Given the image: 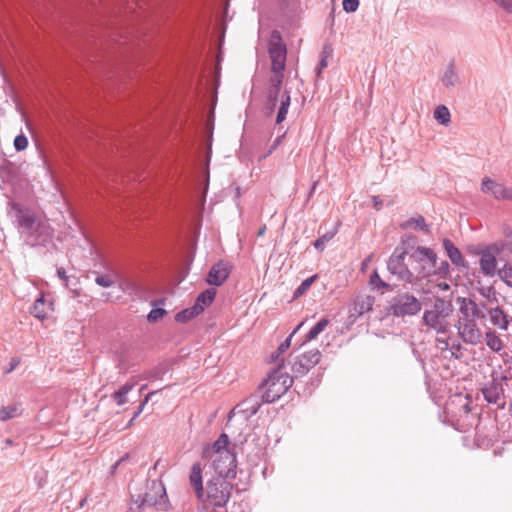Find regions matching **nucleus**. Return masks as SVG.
I'll use <instances>...</instances> for the list:
<instances>
[{"instance_id":"nucleus-50","label":"nucleus","mask_w":512,"mask_h":512,"mask_svg":"<svg viewBox=\"0 0 512 512\" xmlns=\"http://www.w3.org/2000/svg\"><path fill=\"white\" fill-rule=\"evenodd\" d=\"M507 13H512V0H493Z\"/></svg>"},{"instance_id":"nucleus-28","label":"nucleus","mask_w":512,"mask_h":512,"mask_svg":"<svg viewBox=\"0 0 512 512\" xmlns=\"http://www.w3.org/2000/svg\"><path fill=\"white\" fill-rule=\"evenodd\" d=\"M202 313V308L200 305L198 306H191L189 308L183 309L180 312H178L175 316V320L180 323H185L195 317H197L199 314Z\"/></svg>"},{"instance_id":"nucleus-9","label":"nucleus","mask_w":512,"mask_h":512,"mask_svg":"<svg viewBox=\"0 0 512 512\" xmlns=\"http://www.w3.org/2000/svg\"><path fill=\"white\" fill-rule=\"evenodd\" d=\"M290 104L291 95L288 90H283L282 93H275L273 98H270V94H266L265 113L267 116H271L277 111L275 123L281 124L287 117Z\"/></svg>"},{"instance_id":"nucleus-62","label":"nucleus","mask_w":512,"mask_h":512,"mask_svg":"<svg viewBox=\"0 0 512 512\" xmlns=\"http://www.w3.org/2000/svg\"><path fill=\"white\" fill-rule=\"evenodd\" d=\"M371 257H372V256L370 255V256H368V257L363 261V263H362L363 267H364V266H366V265L368 264V262L371 260Z\"/></svg>"},{"instance_id":"nucleus-63","label":"nucleus","mask_w":512,"mask_h":512,"mask_svg":"<svg viewBox=\"0 0 512 512\" xmlns=\"http://www.w3.org/2000/svg\"><path fill=\"white\" fill-rule=\"evenodd\" d=\"M5 445L6 446H11V445H13V441L8 438V439L5 440Z\"/></svg>"},{"instance_id":"nucleus-53","label":"nucleus","mask_w":512,"mask_h":512,"mask_svg":"<svg viewBox=\"0 0 512 512\" xmlns=\"http://www.w3.org/2000/svg\"><path fill=\"white\" fill-rule=\"evenodd\" d=\"M282 138H283V136H279V137H277L274 140V142L271 145V147H270L269 151L267 152L266 156L270 155L281 144Z\"/></svg>"},{"instance_id":"nucleus-32","label":"nucleus","mask_w":512,"mask_h":512,"mask_svg":"<svg viewBox=\"0 0 512 512\" xmlns=\"http://www.w3.org/2000/svg\"><path fill=\"white\" fill-rule=\"evenodd\" d=\"M134 388V383H125L119 390L112 395L117 405L122 406L128 402L127 394Z\"/></svg>"},{"instance_id":"nucleus-31","label":"nucleus","mask_w":512,"mask_h":512,"mask_svg":"<svg viewBox=\"0 0 512 512\" xmlns=\"http://www.w3.org/2000/svg\"><path fill=\"white\" fill-rule=\"evenodd\" d=\"M216 296V290L215 288H208L202 293L198 295V297L195 300L194 305L202 308V312L204 311L205 307L209 306Z\"/></svg>"},{"instance_id":"nucleus-44","label":"nucleus","mask_w":512,"mask_h":512,"mask_svg":"<svg viewBox=\"0 0 512 512\" xmlns=\"http://www.w3.org/2000/svg\"><path fill=\"white\" fill-rule=\"evenodd\" d=\"M164 315H166V310L162 308L152 309L147 315V320L149 322H156L161 319Z\"/></svg>"},{"instance_id":"nucleus-51","label":"nucleus","mask_w":512,"mask_h":512,"mask_svg":"<svg viewBox=\"0 0 512 512\" xmlns=\"http://www.w3.org/2000/svg\"><path fill=\"white\" fill-rule=\"evenodd\" d=\"M57 275L60 279L64 280L66 282V287H69V279L70 277H68L66 275V271L64 268L60 267L57 269Z\"/></svg>"},{"instance_id":"nucleus-8","label":"nucleus","mask_w":512,"mask_h":512,"mask_svg":"<svg viewBox=\"0 0 512 512\" xmlns=\"http://www.w3.org/2000/svg\"><path fill=\"white\" fill-rule=\"evenodd\" d=\"M233 485L222 477H216L207 483V499L209 503L216 507L225 506L231 496Z\"/></svg>"},{"instance_id":"nucleus-38","label":"nucleus","mask_w":512,"mask_h":512,"mask_svg":"<svg viewBox=\"0 0 512 512\" xmlns=\"http://www.w3.org/2000/svg\"><path fill=\"white\" fill-rule=\"evenodd\" d=\"M337 233V227L333 231H329L322 236H320L318 239L315 240L313 243L314 247L318 250H323L326 246V244L333 239V237Z\"/></svg>"},{"instance_id":"nucleus-58","label":"nucleus","mask_w":512,"mask_h":512,"mask_svg":"<svg viewBox=\"0 0 512 512\" xmlns=\"http://www.w3.org/2000/svg\"><path fill=\"white\" fill-rule=\"evenodd\" d=\"M303 325H304V322L299 323V324L295 327V329L292 331V333H291L290 335H292V336H293L294 334H296V333L300 330V328H301Z\"/></svg>"},{"instance_id":"nucleus-1","label":"nucleus","mask_w":512,"mask_h":512,"mask_svg":"<svg viewBox=\"0 0 512 512\" xmlns=\"http://www.w3.org/2000/svg\"><path fill=\"white\" fill-rule=\"evenodd\" d=\"M12 208L16 211L18 230L25 244L36 247L46 246L51 242L53 230L47 223L19 204L13 203Z\"/></svg>"},{"instance_id":"nucleus-45","label":"nucleus","mask_w":512,"mask_h":512,"mask_svg":"<svg viewBox=\"0 0 512 512\" xmlns=\"http://www.w3.org/2000/svg\"><path fill=\"white\" fill-rule=\"evenodd\" d=\"M449 352H450L451 356L454 357L455 359L461 358L463 355L461 344L458 342L450 343Z\"/></svg>"},{"instance_id":"nucleus-25","label":"nucleus","mask_w":512,"mask_h":512,"mask_svg":"<svg viewBox=\"0 0 512 512\" xmlns=\"http://www.w3.org/2000/svg\"><path fill=\"white\" fill-rule=\"evenodd\" d=\"M441 82L446 88H454L459 84V76L455 70L453 62H450L445 68L441 77Z\"/></svg>"},{"instance_id":"nucleus-33","label":"nucleus","mask_w":512,"mask_h":512,"mask_svg":"<svg viewBox=\"0 0 512 512\" xmlns=\"http://www.w3.org/2000/svg\"><path fill=\"white\" fill-rule=\"evenodd\" d=\"M435 120L444 126H448L451 122V114L445 105H439L434 110Z\"/></svg>"},{"instance_id":"nucleus-60","label":"nucleus","mask_w":512,"mask_h":512,"mask_svg":"<svg viewBox=\"0 0 512 512\" xmlns=\"http://www.w3.org/2000/svg\"><path fill=\"white\" fill-rule=\"evenodd\" d=\"M157 392H158V391H152V392H149V393L145 396L144 400L149 401V400L152 398V396H153V395H155Z\"/></svg>"},{"instance_id":"nucleus-16","label":"nucleus","mask_w":512,"mask_h":512,"mask_svg":"<svg viewBox=\"0 0 512 512\" xmlns=\"http://www.w3.org/2000/svg\"><path fill=\"white\" fill-rule=\"evenodd\" d=\"M460 304L459 311L463 317L468 318H484L485 314L482 309H486L484 303L477 304L475 301L469 298H458Z\"/></svg>"},{"instance_id":"nucleus-2","label":"nucleus","mask_w":512,"mask_h":512,"mask_svg":"<svg viewBox=\"0 0 512 512\" xmlns=\"http://www.w3.org/2000/svg\"><path fill=\"white\" fill-rule=\"evenodd\" d=\"M202 458L212 461V467L218 477H236V453L227 434L222 433L213 444L207 445L202 451Z\"/></svg>"},{"instance_id":"nucleus-52","label":"nucleus","mask_w":512,"mask_h":512,"mask_svg":"<svg viewBox=\"0 0 512 512\" xmlns=\"http://www.w3.org/2000/svg\"><path fill=\"white\" fill-rule=\"evenodd\" d=\"M373 206L376 210H380L383 207V201L379 196L372 197Z\"/></svg>"},{"instance_id":"nucleus-41","label":"nucleus","mask_w":512,"mask_h":512,"mask_svg":"<svg viewBox=\"0 0 512 512\" xmlns=\"http://www.w3.org/2000/svg\"><path fill=\"white\" fill-rule=\"evenodd\" d=\"M498 275L508 286L512 287V267L504 266L498 271Z\"/></svg>"},{"instance_id":"nucleus-20","label":"nucleus","mask_w":512,"mask_h":512,"mask_svg":"<svg viewBox=\"0 0 512 512\" xmlns=\"http://www.w3.org/2000/svg\"><path fill=\"white\" fill-rule=\"evenodd\" d=\"M189 481H190L192 488L194 489V491L196 493L197 498L203 499L204 488H203V481H202V468H201L200 463L193 464L191 471H190Z\"/></svg>"},{"instance_id":"nucleus-47","label":"nucleus","mask_w":512,"mask_h":512,"mask_svg":"<svg viewBox=\"0 0 512 512\" xmlns=\"http://www.w3.org/2000/svg\"><path fill=\"white\" fill-rule=\"evenodd\" d=\"M328 54H326L325 51H323L322 53V57L320 59V62L318 64V66L316 67V74L318 77H320L321 75V72L323 71V69H325L327 66H328Z\"/></svg>"},{"instance_id":"nucleus-3","label":"nucleus","mask_w":512,"mask_h":512,"mask_svg":"<svg viewBox=\"0 0 512 512\" xmlns=\"http://www.w3.org/2000/svg\"><path fill=\"white\" fill-rule=\"evenodd\" d=\"M169 508L170 502L163 483L151 480L147 482L144 494H139L136 498L131 495L128 512H148L150 509L167 511Z\"/></svg>"},{"instance_id":"nucleus-48","label":"nucleus","mask_w":512,"mask_h":512,"mask_svg":"<svg viewBox=\"0 0 512 512\" xmlns=\"http://www.w3.org/2000/svg\"><path fill=\"white\" fill-rule=\"evenodd\" d=\"M292 335H289L278 347L276 358L279 357L282 353H284L291 345Z\"/></svg>"},{"instance_id":"nucleus-14","label":"nucleus","mask_w":512,"mask_h":512,"mask_svg":"<svg viewBox=\"0 0 512 512\" xmlns=\"http://www.w3.org/2000/svg\"><path fill=\"white\" fill-rule=\"evenodd\" d=\"M230 272V264L219 260L210 268L206 281L211 286H221L229 277Z\"/></svg>"},{"instance_id":"nucleus-59","label":"nucleus","mask_w":512,"mask_h":512,"mask_svg":"<svg viewBox=\"0 0 512 512\" xmlns=\"http://www.w3.org/2000/svg\"><path fill=\"white\" fill-rule=\"evenodd\" d=\"M265 231H266V226L264 225V226H262V227L258 230L257 235H258L259 237H261V236H263V235L265 234Z\"/></svg>"},{"instance_id":"nucleus-43","label":"nucleus","mask_w":512,"mask_h":512,"mask_svg":"<svg viewBox=\"0 0 512 512\" xmlns=\"http://www.w3.org/2000/svg\"><path fill=\"white\" fill-rule=\"evenodd\" d=\"M243 404L246 406L245 411L249 412L250 415L256 414L260 407L259 402L252 397L245 400Z\"/></svg>"},{"instance_id":"nucleus-37","label":"nucleus","mask_w":512,"mask_h":512,"mask_svg":"<svg viewBox=\"0 0 512 512\" xmlns=\"http://www.w3.org/2000/svg\"><path fill=\"white\" fill-rule=\"evenodd\" d=\"M317 277H318L317 274H315V275L305 279L295 290L293 298L296 299V298L302 296L303 294H305L309 290L311 285L314 283V281L317 279Z\"/></svg>"},{"instance_id":"nucleus-34","label":"nucleus","mask_w":512,"mask_h":512,"mask_svg":"<svg viewBox=\"0 0 512 512\" xmlns=\"http://www.w3.org/2000/svg\"><path fill=\"white\" fill-rule=\"evenodd\" d=\"M369 285L372 290H381V289H385L388 291L393 290L392 286L389 283L383 281L380 278L378 271L376 269L372 272V274L370 276Z\"/></svg>"},{"instance_id":"nucleus-57","label":"nucleus","mask_w":512,"mask_h":512,"mask_svg":"<svg viewBox=\"0 0 512 512\" xmlns=\"http://www.w3.org/2000/svg\"><path fill=\"white\" fill-rule=\"evenodd\" d=\"M19 364V360L12 359L11 361V367L9 368L8 372H11L17 365Z\"/></svg>"},{"instance_id":"nucleus-26","label":"nucleus","mask_w":512,"mask_h":512,"mask_svg":"<svg viewBox=\"0 0 512 512\" xmlns=\"http://www.w3.org/2000/svg\"><path fill=\"white\" fill-rule=\"evenodd\" d=\"M49 310L50 304L45 301L43 296H40L35 300L31 309V314L38 319H44L46 318Z\"/></svg>"},{"instance_id":"nucleus-46","label":"nucleus","mask_w":512,"mask_h":512,"mask_svg":"<svg viewBox=\"0 0 512 512\" xmlns=\"http://www.w3.org/2000/svg\"><path fill=\"white\" fill-rule=\"evenodd\" d=\"M343 10L351 13L355 12L359 6V0H343Z\"/></svg>"},{"instance_id":"nucleus-13","label":"nucleus","mask_w":512,"mask_h":512,"mask_svg":"<svg viewBox=\"0 0 512 512\" xmlns=\"http://www.w3.org/2000/svg\"><path fill=\"white\" fill-rule=\"evenodd\" d=\"M320 359L321 353L318 349L307 351L295 358L292 372L296 375H305L319 363Z\"/></svg>"},{"instance_id":"nucleus-61","label":"nucleus","mask_w":512,"mask_h":512,"mask_svg":"<svg viewBox=\"0 0 512 512\" xmlns=\"http://www.w3.org/2000/svg\"><path fill=\"white\" fill-rule=\"evenodd\" d=\"M463 410L466 414H468L470 412V407H469V404L466 403L465 405H463Z\"/></svg>"},{"instance_id":"nucleus-19","label":"nucleus","mask_w":512,"mask_h":512,"mask_svg":"<svg viewBox=\"0 0 512 512\" xmlns=\"http://www.w3.org/2000/svg\"><path fill=\"white\" fill-rule=\"evenodd\" d=\"M449 273V263L446 260H442L439 263L436 261L433 266L427 267L422 265L418 270V276L420 278H428L431 275H437L441 278H445Z\"/></svg>"},{"instance_id":"nucleus-5","label":"nucleus","mask_w":512,"mask_h":512,"mask_svg":"<svg viewBox=\"0 0 512 512\" xmlns=\"http://www.w3.org/2000/svg\"><path fill=\"white\" fill-rule=\"evenodd\" d=\"M422 310V302L409 292H400L393 296L387 305V312L394 317H412Z\"/></svg>"},{"instance_id":"nucleus-55","label":"nucleus","mask_w":512,"mask_h":512,"mask_svg":"<svg viewBox=\"0 0 512 512\" xmlns=\"http://www.w3.org/2000/svg\"><path fill=\"white\" fill-rule=\"evenodd\" d=\"M143 410H144V408L139 405L137 410L135 411L133 417L129 421L128 426H130L133 423V421L143 412Z\"/></svg>"},{"instance_id":"nucleus-21","label":"nucleus","mask_w":512,"mask_h":512,"mask_svg":"<svg viewBox=\"0 0 512 512\" xmlns=\"http://www.w3.org/2000/svg\"><path fill=\"white\" fill-rule=\"evenodd\" d=\"M491 323L501 330H507L512 318L509 317L499 306L488 310Z\"/></svg>"},{"instance_id":"nucleus-64","label":"nucleus","mask_w":512,"mask_h":512,"mask_svg":"<svg viewBox=\"0 0 512 512\" xmlns=\"http://www.w3.org/2000/svg\"><path fill=\"white\" fill-rule=\"evenodd\" d=\"M148 403V401L144 400L140 403V406H142L143 408H145L146 404Z\"/></svg>"},{"instance_id":"nucleus-27","label":"nucleus","mask_w":512,"mask_h":512,"mask_svg":"<svg viewBox=\"0 0 512 512\" xmlns=\"http://www.w3.org/2000/svg\"><path fill=\"white\" fill-rule=\"evenodd\" d=\"M22 414L21 405L18 403L0 407V421H7Z\"/></svg>"},{"instance_id":"nucleus-49","label":"nucleus","mask_w":512,"mask_h":512,"mask_svg":"<svg viewBox=\"0 0 512 512\" xmlns=\"http://www.w3.org/2000/svg\"><path fill=\"white\" fill-rule=\"evenodd\" d=\"M436 345L441 351L449 350L450 339L449 338H436Z\"/></svg>"},{"instance_id":"nucleus-7","label":"nucleus","mask_w":512,"mask_h":512,"mask_svg":"<svg viewBox=\"0 0 512 512\" xmlns=\"http://www.w3.org/2000/svg\"><path fill=\"white\" fill-rule=\"evenodd\" d=\"M406 255H408V250L396 248L387 261V270L398 280L407 284H414L417 276L406 265Z\"/></svg>"},{"instance_id":"nucleus-40","label":"nucleus","mask_w":512,"mask_h":512,"mask_svg":"<svg viewBox=\"0 0 512 512\" xmlns=\"http://www.w3.org/2000/svg\"><path fill=\"white\" fill-rule=\"evenodd\" d=\"M480 294L485 297L490 303H498L497 292L493 286L482 288Z\"/></svg>"},{"instance_id":"nucleus-10","label":"nucleus","mask_w":512,"mask_h":512,"mask_svg":"<svg viewBox=\"0 0 512 512\" xmlns=\"http://www.w3.org/2000/svg\"><path fill=\"white\" fill-rule=\"evenodd\" d=\"M268 53L271 59V71L285 70L287 49L280 32L277 30L271 32Z\"/></svg>"},{"instance_id":"nucleus-6","label":"nucleus","mask_w":512,"mask_h":512,"mask_svg":"<svg viewBox=\"0 0 512 512\" xmlns=\"http://www.w3.org/2000/svg\"><path fill=\"white\" fill-rule=\"evenodd\" d=\"M451 305L441 298H436L431 309H426L423 314V323L439 333H446L449 330L447 317L451 313Z\"/></svg>"},{"instance_id":"nucleus-54","label":"nucleus","mask_w":512,"mask_h":512,"mask_svg":"<svg viewBox=\"0 0 512 512\" xmlns=\"http://www.w3.org/2000/svg\"><path fill=\"white\" fill-rule=\"evenodd\" d=\"M129 455L125 454L123 457H121L112 467H111V473L114 474L117 470L118 466L126 461L128 459Z\"/></svg>"},{"instance_id":"nucleus-15","label":"nucleus","mask_w":512,"mask_h":512,"mask_svg":"<svg viewBox=\"0 0 512 512\" xmlns=\"http://www.w3.org/2000/svg\"><path fill=\"white\" fill-rule=\"evenodd\" d=\"M408 255L413 262L419 264L417 271L422 267V265L430 267L436 262V253L428 247L418 246L416 248H412L410 252L408 251Z\"/></svg>"},{"instance_id":"nucleus-24","label":"nucleus","mask_w":512,"mask_h":512,"mask_svg":"<svg viewBox=\"0 0 512 512\" xmlns=\"http://www.w3.org/2000/svg\"><path fill=\"white\" fill-rule=\"evenodd\" d=\"M272 75L269 77V86L266 94H270V98H273L275 93H282V83L284 78V70L271 71Z\"/></svg>"},{"instance_id":"nucleus-22","label":"nucleus","mask_w":512,"mask_h":512,"mask_svg":"<svg viewBox=\"0 0 512 512\" xmlns=\"http://www.w3.org/2000/svg\"><path fill=\"white\" fill-rule=\"evenodd\" d=\"M482 393L488 403L496 404L503 395V388L500 383L492 381L482 388Z\"/></svg>"},{"instance_id":"nucleus-35","label":"nucleus","mask_w":512,"mask_h":512,"mask_svg":"<svg viewBox=\"0 0 512 512\" xmlns=\"http://www.w3.org/2000/svg\"><path fill=\"white\" fill-rule=\"evenodd\" d=\"M402 227L403 228H411V227H413L414 229H419V230L424 231V232H429L430 231V228L426 224L424 217L420 216V215L417 216V217L409 219L408 221H406L405 223L402 224Z\"/></svg>"},{"instance_id":"nucleus-42","label":"nucleus","mask_w":512,"mask_h":512,"mask_svg":"<svg viewBox=\"0 0 512 512\" xmlns=\"http://www.w3.org/2000/svg\"><path fill=\"white\" fill-rule=\"evenodd\" d=\"M13 145H14V148L16 151L25 150L28 146V139L25 136V134L21 133V134L17 135L14 139Z\"/></svg>"},{"instance_id":"nucleus-29","label":"nucleus","mask_w":512,"mask_h":512,"mask_svg":"<svg viewBox=\"0 0 512 512\" xmlns=\"http://www.w3.org/2000/svg\"><path fill=\"white\" fill-rule=\"evenodd\" d=\"M329 323L330 321L327 318L320 319L306 334L302 345L312 340H315L319 336V334L326 329Z\"/></svg>"},{"instance_id":"nucleus-12","label":"nucleus","mask_w":512,"mask_h":512,"mask_svg":"<svg viewBox=\"0 0 512 512\" xmlns=\"http://www.w3.org/2000/svg\"><path fill=\"white\" fill-rule=\"evenodd\" d=\"M456 328L463 342L471 345L480 343L482 334L474 319L461 317L456 324Z\"/></svg>"},{"instance_id":"nucleus-36","label":"nucleus","mask_w":512,"mask_h":512,"mask_svg":"<svg viewBox=\"0 0 512 512\" xmlns=\"http://www.w3.org/2000/svg\"><path fill=\"white\" fill-rule=\"evenodd\" d=\"M168 371L167 364H160L149 371L145 372L143 375L144 379H163V376Z\"/></svg>"},{"instance_id":"nucleus-18","label":"nucleus","mask_w":512,"mask_h":512,"mask_svg":"<svg viewBox=\"0 0 512 512\" xmlns=\"http://www.w3.org/2000/svg\"><path fill=\"white\" fill-rule=\"evenodd\" d=\"M375 298L370 295L358 296L349 310V317L357 318L372 310Z\"/></svg>"},{"instance_id":"nucleus-56","label":"nucleus","mask_w":512,"mask_h":512,"mask_svg":"<svg viewBox=\"0 0 512 512\" xmlns=\"http://www.w3.org/2000/svg\"><path fill=\"white\" fill-rule=\"evenodd\" d=\"M504 200L512 201V187H508Z\"/></svg>"},{"instance_id":"nucleus-11","label":"nucleus","mask_w":512,"mask_h":512,"mask_svg":"<svg viewBox=\"0 0 512 512\" xmlns=\"http://www.w3.org/2000/svg\"><path fill=\"white\" fill-rule=\"evenodd\" d=\"M502 248L499 244L493 243L477 251L480 256L479 265L481 272L486 276H494L497 271V259Z\"/></svg>"},{"instance_id":"nucleus-17","label":"nucleus","mask_w":512,"mask_h":512,"mask_svg":"<svg viewBox=\"0 0 512 512\" xmlns=\"http://www.w3.org/2000/svg\"><path fill=\"white\" fill-rule=\"evenodd\" d=\"M508 187L496 182L495 180L485 177L481 182V191L490 194L495 200L501 201L505 199Z\"/></svg>"},{"instance_id":"nucleus-4","label":"nucleus","mask_w":512,"mask_h":512,"mask_svg":"<svg viewBox=\"0 0 512 512\" xmlns=\"http://www.w3.org/2000/svg\"><path fill=\"white\" fill-rule=\"evenodd\" d=\"M293 378L286 372H283L282 367L279 365L274 369L264 382L266 387L262 395V399L266 403H273L277 401L287 390L292 386Z\"/></svg>"},{"instance_id":"nucleus-39","label":"nucleus","mask_w":512,"mask_h":512,"mask_svg":"<svg viewBox=\"0 0 512 512\" xmlns=\"http://www.w3.org/2000/svg\"><path fill=\"white\" fill-rule=\"evenodd\" d=\"M95 282L104 288H108L114 285V278L110 274H98L95 278Z\"/></svg>"},{"instance_id":"nucleus-30","label":"nucleus","mask_w":512,"mask_h":512,"mask_svg":"<svg viewBox=\"0 0 512 512\" xmlns=\"http://www.w3.org/2000/svg\"><path fill=\"white\" fill-rule=\"evenodd\" d=\"M485 342L486 345L493 351V352H500L503 347V341L501 338L497 335V333L493 330H489L485 333Z\"/></svg>"},{"instance_id":"nucleus-23","label":"nucleus","mask_w":512,"mask_h":512,"mask_svg":"<svg viewBox=\"0 0 512 512\" xmlns=\"http://www.w3.org/2000/svg\"><path fill=\"white\" fill-rule=\"evenodd\" d=\"M443 247L447 253V256L455 266L465 267V260L460 250L453 244L451 240L444 239Z\"/></svg>"}]
</instances>
